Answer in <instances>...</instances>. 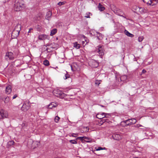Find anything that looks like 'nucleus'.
Returning a JSON list of instances; mask_svg holds the SVG:
<instances>
[{"label":"nucleus","mask_w":158,"mask_h":158,"mask_svg":"<svg viewBox=\"0 0 158 158\" xmlns=\"http://www.w3.org/2000/svg\"><path fill=\"white\" fill-rule=\"evenodd\" d=\"M30 107V104L28 102H24L21 108V110L23 111H26L29 110Z\"/></svg>","instance_id":"39448f33"},{"label":"nucleus","mask_w":158,"mask_h":158,"mask_svg":"<svg viewBox=\"0 0 158 158\" xmlns=\"http://www.w3.org/2000/svg\"><path fill=\"white\" fill-rule=\"evenodd\" d=\"M6 57H7L10 60H13L14 59L13 54L11 52H7L6 53Z\"/></svg>","instance_id":"9b49d317"},{"label":"nucleus","mask_w":158,"mask_h":158,"mask_svg":"<svg viewBox=\"0 0 158 158\" xmlns=\"http://www.w3.org/2000/svg\"><path fill=\"white\" fill-rule=\"evenodd\" d=\"M125 34L127 36L131 37H133L134 36V35L130 33L127 30H125L124 31Z\"/></svg>","instance_id":"f3484780"},{"label":"nucleus","mask_w":158,"mask_h":158,"mask_svg":"<svg viewBox=\"0 0 158 158\" xmlns=\"http://www.w3.org/2000/svg\"><path fill=\"white\" fill-rule=\"evenodd\" d=\"M101 80L99 81L98 80H96L95 81V84L97 85L98 86L100 84V81Z\"/></svg>","instance_id":"2f4dec72"},{"label":"nucleus","mask_w":158,"mask_h":158,"mask_svg":"<svg viewBox=\"0 0 158 158\" xmlns=\"http://www.w3.org/2000/svg\"><path fill=\"white\" fill-rule=\"evenodd\" d=\"M33 30V29H32V28H31L30 29H29V31H28V33H30V32H31V30Z\"/></svg>","instance_id":"ea45409f"},{"label":"nucleus","mask_w":158,"mask_h":158,"mask_svg":"<svg viewBox=\"0 0 158 158\" xmlns=\"http://www.w3.org/2000/svg\"><path fill=\"white\" fill-rule=\"evenodd\" d=\"M105 148H102L101 147H98L97 148H96V149L97 151H100L101 150H102L104 149H105Z\"/></svg>","instance_id":"473e14b6"},{"label":"nucleus","mask_w":158,"mask_h":158,"mask_svg":"<svg viewBox=\"0 0 158 158\" xmlns=\"http://www.w3.org/2000/svg\"><path fill=\"white\" fill-rule=\"evenodd\" d=\"M57 29H53L51 31L50 35L51 36H53V35H54L57 32Z\"/></svg>","instance_id":"4be33fe9"},{"label":"nucleus","mask_w":158,"mask_h":158,"mask_svg":"<svg viewBox=\"0 0 158 158\" xmlns=\"http://www.w3.org/2000/svg\"><path fill=\"white\" fill-rule=\"evenodd\" d=\"M50 45H48V44H47L46 45V47H47V46L50 47V48H47L45 50V51H47L48 52H51L52 51V50L51 49V48H52V49L54 48L51 47Z\"/></svg>","instance_id":"aec40b11"},{"label":"nucleus","mask_w":158,"mask_h":158,"mask_svg":"<svg viewBox=\"0 0 158 158\" xmlns=\"http://www.w3.org/2000/svg\"><path fill=\"white\" fill-rule=\"evenodd\" d=\"M134 61H137V60H136V58H134Z\"/></svg>","instance_id":"c03bdc74"},{"label":"nucleus","mask_w":158,"mask_h":158,"mask_svg":"<svg viewBox=\"0 0 158 158\" xmlns=\"http://www.w3.org/2000/svg\"><path fill=\"white\" fill-rule=\"evenodd\" d=\"M112 138L114 140H119L122 139L121 135L119 134L114 133L112 136Z\"/></svg>","instance_id":"1a4fd4ad"},{"label":"nucleus","mask_w":158,"mask_h":158,"mask_svg":"<svg viewBox=\"0 0 158 158\" xmlns=\"http://www.w3.org/2000/svg\"><path fill=\"white\" fill-rule=\"evenodd\" d=\"M108 114V115H109V114ZM107 115V114H106V117H105V118H108L107 116V115ZM105 115H106V114H105Z\"/></svg>","instance_id":"37998d69"},{"label":"nucleus","mask_w":158,"mask_h":158,"mask_svg":"<svg viewBox=\"0 0 158 158\" xmlns=\"http://www.w3.org/2000/svg\"><path fill=\"white\" fill-rule=\"evenodd\" d=\"M43 64L46 66H48L49 65V61L47 60H44L43 62Z\"/></svg>","instance_id":"5701e85b"},{"label":"nucleus","mask_w":158,"mask_h":158,"mask_svg":"<svg viewBox=\"0 0 158 158\" xmlns=\"http://www.w3.org/2000/svg\"><path fill=\"white\" fill-rule=\"evenodd\" d=\"M146 71L144 69H143L142 72V74H144L146 72Z\"/></svg>","instance_id":"4c0bfd02"},{"label":"nucleus","mask_w":158,"mask_h":158,"mask_svg":"<svg viewBox=\"0 0 158 158\" xmlns=\"http://www.w3.org/2000/svg\"><path fill=\"white\" fill-rule=\"evenodd\" d=\"M8 114L6 111L1 109L0 110V119H3L8 118Z\"/></svg>","instance_id":"7ed1b4c3"},{"label":"nucleus","mask_w":158,"mask_h":158,"mask_svg":"<svg viewBox=\"0 0 158 158\" xmlns=\"http://www.w3.org/2000/svg\"><path fill=\"white\" fill-rule=\"evenodd\" d=\"M21 24H17L15 27L14 30L12 32V36H13L15 33L17 34V35L16 36L18 35L21 30Z\"/></svg>","instance_id":"f03ea898"},{"label":"nucleus","mask_w":158,"mask_h":158,"mask_svg":"<svg viewBox=\"0 0 158 158\" xmlns=\"http://www.w3.org/2000/svg\"><path fill=\"white\" fill-rule=\"evenodd\" d=\"M144 39V37L143 36H140L138 37V40L139 42H141L143 41Z\"/></svg>","instance_id":"c85d7f7f"},{"label":"nucleus","mask_w":158,"mask_h":158,"mask_svg":"<svg viewBox=\"0 0 158 158\" xmlns=\"http://www.w3.org/2000/svg\"><path fill=\"white\" fill-rule=\"evenodd\" d=\"M10 100V98L8 97H6L5 99L4 102L5 103H7Z\"/></svg>","instance_id":"393cba45"},{"label":"nucleus","mask_w":158,"mask_h":158,"mask_svg":"<svg viewBox=\"0 0 158 158\" xmlns=\"http://www.w3.org/2000/svg\"><path fill=\"white\" fill-rule=\"evenodd\" d=\"M133 158H139L138 157H134Z\"/></svg>","instance_id":"de8ad7c7"},{"label":"nucleus","mask_w":158,"mask_h":158,"mask_svg":"<svg viewBox=\"0 0 158 158\" xmlns=\"http://www.w3.org/2000/svg\"><path fill=\"white\" fill-rule=\"evenodd\" d=\"M17 95L16 94H15L13 97V99H14L17 97Z\"/></svg>","instance_id":"58836bf2"},{"label":"nucleus","mask_w":158,"mask_h":158,"mask_svg":"<svg viewBox=\"0 0 158 158\" xmlns=\"http://www.w3.org/2000/svg\"><path fill=\"white\" fill-rule=\"evenodd\" d=\"M113 11L117 15L122 16L125 18H126V17L123 16V15H125L124 13L120 9L116 8Z\"/></svg>","instance_id":"20e7f679"},{"label":"nucleus","mask_w":158,"mask_h":158,"mask_svg":"<svg viewBox=\"0 0 158 158\" xmlns=\"http://www.w3.org/2000/svg\"><path fill=\"white\" fill-rule=\"evenodd\" d=\"M78 135L77 133H72L71 135V136L74 137H76L77 135Z\"/></svg>","instance_id":"c9c22d12"},{"label":"nucleus","mask_w":158,"mask_h":158,"mask_svg":"<svg viewBox=\"0 0 158 158\" xmlns=\"http://www.w3.org/2000/svg\"><path fill=\"white\" fill-rule=\"evenodd\" d=\"M88 128V127H86V128L87 129V130L86 131H88V130H89V128Z\"/></svg>","instance_id":"a19ab883"},{"label":"nucleus","mask_w":158,"mask_h":158,"mask_svg":"<svg viewBox=\"0 0 158 158\" xmlns=\"http://www.w3.org/2000/svg\"><path fill=\"white\" fill-rule=\"evenodd\" d=\"M141 125H139V126H138V127H141Z\"/></svg>","instance_id":"a18cd8bd"},{"label":"nucleus","mask_w":158,"mask_h":158,"mask_svg":"<svg viewBox=\"0 0 158 158\" xmlns=\"http://www.w3.org/2000/svg\"><path fill=\"white\" fill-rule=\"evenodd\" d=\"M106 16L108 18L111 17V16L110 14L108 13H106Z\"/></svg>","instance_id":"e433bc0d"},{"label":"nucleus","mask_w":158,"mask_h":158,"mask_svg":"<svg viewBox=\"0 0 158 158\" xmlns=\"http://www.w3.org/2000/svg\"><path fill=\"white\" fill-rule=\"evenodd\" d=\"M14 142L13 141H9L8 143V145L11 146L13 145L14 144Z\"/></svg>","instance_id":"c756f323"},{"label":"nucleus","mask_w":158,"mask_h":158,"mask_svg":"<svg viewBox=\"0 0 158 158\" xmlns=\"http://www.w3.org/2000/svg\"><path fill=\"white\" fill-rule=\"evenodd\" d=\"M48 36L45 34L40 35L38 36V39L40 40H43L47 39Z\"/></svg>","instance_id":"2eb2a0df"},{"label":"nucleus","mask_w":158,"mask_h":158,"mask_svg":"<svg viewBox=\"0 0 158 158\" xmlns=\"http://www.w3.org/2000/svg\"><path fill=\"white\" fill-rule=\"evenodd\" d=\"M123 77H126V76H124Z\"/></svg>","instance_id":"09e8293b"},{"label":"nucleus","mask_w":158,"mask_h":158,"mask_svg":"<svg viewBox=\"0 0 158 158\" xmlns=\"http://www.w3.org/2000/svg\"><path fill=\"white\" fill-rule=\"evenodd\" d=\"M52 15V12L50 11H48L46 14V19L49 20V19L51 17Z\"/></svg>","instance_id":"dca6fc26"},{"label":"nucleus","mask_w":158,"mask_h":158,"mask_svg":"<svg viewBox=\"0 0 158 158\" xmlns=\"http://www.w3.org/2000/svg\"><path fill=\"white\" fill-rule=\"evenodd\" d=\"M105 114H106L105 113H103L101 114H98L96 115V117L98 118L101 119L105 118V117L106 116V115H105Z\"/></svg>","instance_id":"f8f14e48"},{"label":"nucleus","mask_w":158,"mask_h":158,"mask_svg":"<svg viewBox=\"0 0 158 158\" xmlns=\"http://www.w3.org/2000/svg\"><path fill=\"white\" fill-rule=\"evenodd\" d=\"M65 3V2H60L58 3V5L59 6H61L62 5H64Z\"/></svg>","instance_id":"72a5a7b5"},{"label":"nucleus","mask_w":158,"mask_h":158,"mask_svg":"<svg viewBox=\"0 0 158 158\" xmlns=\"http://www.w3.org/2000/svg\"><path fill=\"white\" fill-rule=\"evenodd\" d=\"M97 38L98 40H101L103 38V35L102 34L98 32H97Z\"/></svg>","instance_id":"6ab92c4d"},{"label":"nucleus","mask_w":158,"mask_h":158,"mask_svg":"<svg viewBox=\"0 0 158 158\" xmlns=\"http://www.w3.org/2000/svg\"><path fill=\"white\" fill-rule=\"evenodd\" d=\"M92 15V14L90 12H87L85 14V16L86 18H90V15Z\"/></svg>","instance_id":"a878e982"},{"label":"nucleus","mask_w":158,"mask_h":158,"mask_svg":"<svg viewBox=\"0 0 158 158\" xmlns=\"http://www.w3.org/2000/svg\"><path fill=\"white\" fill-rule=\"evenodd\" d=\"M11 87L10 85H8L6 87L5 93L7 94H9L11 92Z\"/></svg>","instance_id":"ddd939ff"},{"label":"nucleus","mask_w":158,"mask_h":158,"mask_svg":"<svg viewBox=\"0 0 158 158\" xmlns=\"http://www.w3.org/2000/svg\"><path fill=\"white\" fill-rule=\"evenodd\" d=\"M97 48L96 49V52L99 54L100 56H103L104 54V50L103 47L101 45H99Z\"/></svg>","instance_id":"423d86ee"},{"label":"nucleus","mask_w":158,"mask_h":158,"mask_svg":"<svg viewBox=\"0 0 158 158\" xmlns=\"http://www.w3.org/2000/svg\"><path fill=\"white\" fill-rule=\"evenodd\" d=\"M24 4L22 0L16 1L14 4V10L16 11L21 10L23 7Z\"/></svg>","instance_id":"f257e3e1"},{"label":"nucleus","mask_w":158,"mask_h":158,"mask_svg":"<svg viewBox=\"0 0 158 158\" xmlns=\"http://www.w3.org/2000/svg\"><path fill=\"white\" fill-rule=\"evenodd\" d=\"M84 42L83 41H82V43H83H83H84Z\"/></svg>","instance_id":"49530a36"},{"label":"nucleus","mask_w":158,"mask_h":158,"mask_svg":"<svg viewBox=\"0 0 158 158\" xmlns=\"http://www.w3.org/2000/svg\"><path fill=\"white\" fill-rule=\"evenodd\" d=\"M60 119V117H59L58 116H56L55 117L54 120L55 121L56 123H58L59 121V119Z\"/></svg>","instance_id":"7c9ffc66"},{"label":"nucleus","mask_w":158,"mask_h":158,"mask_svg":"<svg viewBox=\"0 0 158 158\" xmlns=\"http://www.w3.org/2000/svg\"><path fill=\"white\" fill-rule=\"evenodd\" d=\"M65 96V94L64 93H59L58 95H57V97H60V98H63Z\"/></svg>","instance_id":"b1692460"},{"label":"nucleus","mask_w":158,"mask_h":158,"mask_svg":"<svg viewBox=\"0 0 158 158\" xmlns=\"http://www.w3.org/2000/svg\"><path fill=\"white\" fill-rule=\"evenodd\" d=\"M98 8L99 10L100 11H103L105 8L103 6L101 3H99L98 6Z\"/></svg>","instance_id":"a211bd4d"},{"label":"nucleus","mask_w":158,"mask_h":158,"mask_svg":"<svg viewBox=\"0 0 158 158\" xmlns=\"http://www.w3.org/2000/svg\"><path fill=\"white\" fill-rule=\"evenodd\" d=\"M89 64H91L92 67H97L99 65V63L98 61L94 60H92L89 62Z\"/></svg>","instance_id":"6e6552de"},{"label":"nucleus","mask_w":158,"mask_h":158,"mask_svg":"<svg viewBox=\"0 0 158 158\" xmlns=\"http://www.w3.org/2000/svg\"><path fill=\"white\" fill-rule=\"evenodd\" d=\"M84 138H85V139H88V138L87 137H85Z\"/></svg>","instance_id":"79ce46f5"},{"label":"nucleus","mask_w":158,"mask_h":158,"mask_svg":"<svg viewBox=\"0 0 158 158\" xmlns=\"http://www.w3.org/2000/svg\"><path fill=\"white\" fill-rule=\"evenodd\" d=\"M66 73L65 74L64 77V79H66L70 77V75L67 73V72H66Z\"/></svg>","instance_id":"bb28decb"},{"label":"nucleus","mask_w":158,"mask_h":158,"mask_svg":"<svg viewBox=\"0 0 158 158\" xmlns=\"http://www.w3.org/2000/svg\"><path fill=\"white\" fill-rule=\"evenodd\" d=\"M158 2L156 0H150L148 2L147 4L150 6H153L157 4Z\"/></svg>","instance_id":"9d476101"},{"label":"nucleus","mask_w":158,"mask_h":158,"mask_svg":"<svg viewBox=\"0 0 158 158\" xmlns=\"http://www.w3.org/2000/svg\"><path fill=\"white\" fill-rule=\"evenodd\" d=\"M85 137V136H83V137H78L76 139V140H77V139H80L81 140H83V138H84Z\"/></svg>","instance_id":"f704fd0d"},{"label":"nucleus","mask_w":158,"mask_h":158,"mask_svg":"<svg viewBox=\"0 0 158 158\" xmlns=\"http://www.w3.org/2000/svg\"><path fill=\"white\" fill-rule=\"evenodd\" d=\"M69 142L70 143H71L72 144H77V140H69Z\"/></svg>","instance_id":"cd10ccee"},{"label":"nucleus","mask_w":158,"mask_h":158,"mask_svg":"<svg viewBox=\"0 0 158 158\" xmlns=\"http://www.w3.org/2000/svg\"><path fill=\"white\" fill-rule=\"evenodd\" d=\"M123 122L127 125H130L135 123L136 122V119L133 118L124 121Z\"/></svg>","instance_id":"0eeeda50"},{"label":"nucleus","mask_w":158,"mask_h":158,"mask_svg":"<svg viewBox=\"0 0 158 158\" xmlns=\"http://www.w3.org/2000/svg\"><path fill=\"white\" fill-rule=\"evenodd\" d=\"M58 103L56 102H52L48 106L49 108L52 109L53 107H55L58 105Z\"/></svg>","instance_id":"4468645a"},{"label":"nucleus","mask_w":158,"mask_h":158,"mask_svg":"<svg viewBox=\"0 0 158 158\" xmlns=\"http://www.w3.org/2000/svg\"><path fill=\"white\" fill-rule=\"evenodd\" d=\"M73 47L77 49H79L80 47V45L77 42H74L73 43Z\"/></svg>","instance_id":"412c9836"}]
</instances>
